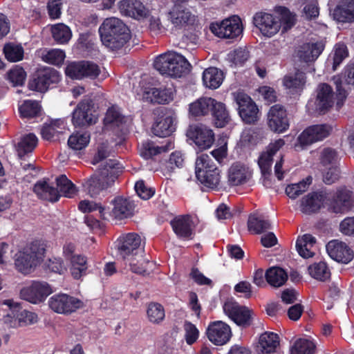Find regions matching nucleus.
Listing matches in <instances>:
<instances>
[{
    "instance_id": "1",
    "label": "nucleus",
    "mask_w": 354,
    "mask_h": 354,
    "mask_svg": "<svg viewBox=\"0 0 354 354\" xmlns=\"http://www.w3.org/2000/svg\"><path fill=\"white\" fill-rule=\"evenodd\" d=\"M99 32L103 45L112 50L120 49L130 39L128 27L116 17L106 19L100 26Z\"/></svg>"
},
{
    "instance_id": "2",
    "label": "nucleus",
    "mask_w": 354,
    "mask_h": 354,
    "mask_svg": "<svg viewBox=\"0 0 354 354\" xmlns=\"http://www.w3.org/2000/svg\"><path fill=\"white\" fill-rule=\"evenodd\" d=\"M119 163L109 159L100 165L99 174L93 176L87 181V190L91 197H97L111 187L118 176Z\"/></svg>"
},
{
    "instance_id": "3",
    "label": "nucleus",
    "mask_w": 354,
    "mask_h": 354,
    "mask_svg": "<svg viewBox=\"0 0 354 354\" xmlns=\"http://www.w3.org/2000/svg\"><path fill=\"white\" fill-rule=\"evenodd\" d=\"M46 249L43 243L35 241L15 254V265L21 273L31 272L43 260Z\"/></svg>"
},
{
    "instance_id": "4",
    "label": "nucleus",
    "mask_w": 354,
    "mask_h": 354,
    "mask_svg": "<svg viewBox=\"0 0 354 354\" xmlns=\"http://www.w3.org/2000/svg\"><path fill=\"white\" fill-rule=\"evenodd\" d=\"M226 156L227 149L224 146L213 150L209 154H201L195 162L196 176H201L207 172L219 171L218 165L221 164Z\"/></svg>"
},
{
    "instance_id": "5",
    "label": "nucleus",
    "mask_w": 354,
    "mask_h": 354,
    "mask_svg": "<svg viewBox=\"0 0 354 354\" xmlns=\"http://www.w3.org/2000/svg\"><path fill=\"white\" fill-rule=\"evenodd\" d=\"M184 3L174 2V6L167 14V19L175 30L185 29L196 21V16Z\"/></svg>"
},
{
    "instance_id": "6",
    "label": "nucleus",
    "mask_w": 354,
    "mask_h": 354,
    "mask_svg": "<svg viewBox=\"0 0 354 354\" xmlns=\"http://www.w3.org/2000/svg\"><path fill=\"white\" fill-rule=\"evenodd\" d=\"M118 253L124 260L134 254L145 253V246L140 235L129 233L120 236L118 245Z\"/></svg>"
},
{
    "instance_id": "7",
    "label": "nucleus",
    "mask_w": 354,
    "mask_h": 354,
    "mask_svg": "<svg viewBox=\"0 0 354 354\" xmlns=\"http://www.w3.org/2000/svg\"><path fill=\"white\" fill-rule=\"evenodd\" d=\"M224 313L238 326L246 328L252 324L253 312L234 301H227L223 305Z\"/></svg>"
},
{
    "instance_id": "8",
    "label": "nucleus",
    "mask_w": 354,
    "mask_h": 354,
    "mask_svg": "<svg viewBox=\"0 0 354 354\" xmlns=\"http://www.w3.org/2000/svg\"><path fill=\"white\" fill-rule=\"evenodd\" d=\"M65 73L71 79H95L99 75L100 69L96 64L89 61L73 62L67 65Z\"/></svg>"
},
{
    "instance_id": "9",
    "label": "nucleus",
    "mask_w": 354,
    "mask_h": 354,
    "mask_svg": "<svg viewBox=\"0 0 354 354\" xmlns=\"http://www.w3.org/2000/svg\"><path fill=\"white\" fill-rule=\"evenodd\" d=\"M94 112L92 100L86 99L81 101L73 113V124L75 127H84L96 123L97 118Z\"/></svg>"
},
{
    "instance_id": "10",
    "label": "nucleus",
    "mask_w": 354,
    "mask_h": 354,
    "mask_svg": "<svg viewBox=\"0 0 354 354\" xmlns=\"http://www.w3.org/2000/svg\"><path fill=\"white\" fill-rule=\"evenodd\" d=\"M210 30L218 37H236L242 32L241 20L238 17L227 18L221 22L212 23L210 25Z\"/></svg>"
},
{
    "instance_id": "11",
    "label": "nucleus",
    "mask_w": 354,
    "mask_h": 354,
    "mask_svg": "<svg viewBox=\"0 0 354 354\" xmlns=\"http://www.w3.org/2000/svg\"><path fill=\"white\" fill-rule=\"evenodd\" d=\"M186 135L201 149L210 147L214 140L212 130L202 124L190 125Z\"/></svg>"
},
{
    "instance_id": "12",
    "label": "nucleus",
    "mask_w": 354,
    "mask_h": 354,
    "mask_svg": "<svg viewBox=\"0 0 354 354\" xmlns=\"http://www.w3.org/2000/svg\"><path fill=\"white\" fill-rule=\"evenodd\" d=\"M332 130V127L326 124L310 126L299 135L298 143L301 147L310 145L328 137Z\"/></svg>"
},
{
    "instance_id": "13",
    "label": "nucleus",
    "mask_w": 354,
    "mask_h": 354,
    "mask_svg": "<svg viewBox=\"0 0 354 354\" xmlns=\"http://www.w3.org/2000/svg\"><path fill=\"white\" fill-rule=\"evenodd\" d=\"M48 306L57 313L69 314L80 308L82 301L66 294H58L49 299Z\"/></svg>"
},
{
    "instance_id": "14",
    "label": "nucleus",
    "mask_w": 354,
    "mask_h": 354,
    "mask_svg": "<svg viewBox=\"0 0 354 354\" xmlns=\"http://www.w3.org/2000/svg\"><path fill=\"white\" fill-rule=\"evenodd\" d=\"M253 23L267 37L277 34L281 27L279 19L270 13L258 12L253 17Z\"/></svg>"
},
{
    "instance_id": "15",
    "label": "nucleus",
    "mask_w": 354,
    "mask_h": 354,
    "mask_svg": "<svg viewBox=\"0 0 354 354\" xmlns=\"http://www.w3.org/2000/svg\"><path fill=\"white\" fill-rule=\"evenodd\" d=\"M52 289L49 284L45 281H33L28 286L23 288L20 292L22 299L32 303L42 302L50 293Z\"/></svg>"
},
{
    "instance_id": "16",
    "label": "nucleus",
    "mask_w": 354,
    "mask_h": 354,
    "mask_svg": "<svg viewBox=\"0 0 354 354\" xmlns=\"http://www.w3.org/2000/svg\"><path fill=\"white\" fill-rule=\"evenodd\" d=\"M268 124L274 132L281 133L288 129L289 120L281 105L275 104L270 107L268 113Z\"/></svg>"
},
{
    "instance_id": "17",
    "label": "nucleus",
    "mask_w": 354,
    "mask_h": 354,
    "mask_svg": "<svg viewBox=\"0 0 354 354\" xmlns=\"http://www.w3.org/2000/svg\"><path fill=\"white\" fill-rule=\"evenodd\" d=\"M335 93L332 87L326 83L319 84L316 89L315 108L319 113H325L335 103Z\"/></svg>"
},
{
    "instance_id": "18",
    "label": "nucleus",
    "mask_w": 354,
    "mask_h": 354,
    "mask_svg": "<svg viewBox=\"0 0 354 354\" xmlns=\"http://www.w3.org/2000/svg\"><path fill=\"white\" fill-rule=\"evenodd\" d=\"M59 80L57 72L53 68H45L39 71L28 83L30 90L39 92L46 91L50 84L57 82Z\"/></svg>"
},
{
    "instance_id": "19",
    "label": "nucleus",
    "mask_w": 354,
    "mask_h": 354,
    "mask_svg": "<svg viewBox=\"0 0 354 354\" xmlns=\"http://www.w3.org/2000/svg\"><path fill=\"white\" fill-rule=\"evenodd\" d=\"M118 8L122 15L137 20L145 19L149 14V10L139 0H121Z\"/></svg>"
},
{
    "instance_id": "20",
    "label": "nucleus",
    "mask_w": 354,
    "mask_h": 354,
    "mask_svg": "<svg viewBox=\"0 0 354 354\" xmlns=\"http://www.w3.org/2000/svg\"><path fill=\"white\" fill-rule=\"evenodd\" d=\"M209 340L215 345L221 346L226 344L232 336L230 327L221 321L211 323L207 329Z\"/></svg>"
},
{
    "instance_id": "21",
    "label": "nucleus",
    "mask_w": 354,
    "mask_h": 354,
    "mask_svg": "<svg viewBox=\"0 0 354 354\" xmlns=\"http://www.w3.org/2000/svg\"><path fill=\"white\" fill-rule=\"evenodd\" d=\"M328 255L335 261L348 263L353 259V251L344 242L332 240L326 245Z\"/></svg>"
},
{
    "instance_id": "22",
    "label": "nucleus",
    "mask_w": 354,
    "mask_h": 354,
    "mask_svg": "<svg viewBox=\"0 0 354 354\" xmlns=\"http://www.w3.org/2000/svg\"><path fill=\"white\" fill-rule=\"evenodd\" d=\"M236 102L239 104V115L245 123L252 124L257 121L259 109L249 96L239 94Z\"/></svg>"
},
{
    "instance_id": "23",
    "label": "nucleus",
    "mask_w": 354,
    "mask_h": 354,
    "mask_svg": "<svg viewBox=\"0 0 354 354\" xmlns=\"http://www.w3.org/2000/svg\"><path fill=\"white\" fill-rule=\"evenodd\" d=\"M104 124L107 129L115 131L116 134H124L127 130L125 117L115 106L109 108L106 111Z\"/></svg>"
},
{
    "instance_id": "24",
    "label": "nucleus",
    "mask_w": 354,
    "mask_h": 354,
    "mask_svg": "<svg viewBox=\"0 0 354 354\" xmlns=\"http://www.w3.org/2000/svg\"><path fill=\"white\" fill-rule=\"evenodd\" d=\"M285 144L282 139H279L273 143H270L266 152L262 153L259 158L258 164L261 169V174L265 178L271 175V166L272 163V156L279 150Z\"/></svg>"
},
{
    "instance_id": "25",
    "label": "nucleus",
    "mask_w": 354,
    "mask_h": 354,
    "mask_svg": "<svg viewBox=\"0 0 354 354\" xmlns=\"http://www.w3.org/2000/svg\"><path fill=\"white\" fill-rule=\"evenodd\" d=\"M326 198L327 194L322 192L310 193L301 200V211L307 214L315 213L321 209Z\"/></svg>"
},
{
    "instance_id": "26",
    "label": "nucleus",
    "mask_w": 354,
    "mask_h": 354,
    "mask_svg": "<svg viewBox=\"0 0 354 354\" xmlns=\"http://www.w3.org/2000/svg\"><path fill=\"white\" fill-rule=\"evenodd\" d=\"M354 207V192L342 187L339 189L333 199V208L335 212L348 211Z\"/></svg>"
},
{
    "instance_id": "27",
    "label": "nucleus",
    "mask_w": 354,
    "mask_h": 354,
    "mask_svg": "<svg viewBox=\"0 0 354 354\" xmlns=\"http://www.w3.org/2000/svg\"><path fill=\"white\" fill-rule=\"evenodd\" d=\"M324 48L322 41L316 43H307L302 45L297 53L300 62L310 63L315 61Z\"/></svg>"
},
{
    "instance_id": "28",
    "label": "nucleus",
    "mask_w": 354,
    "mask_h": 354,
    "mask_svg": "<svg viewBox=\"0 0 354 354\" xmlns=\"http://www.w3.org/2000/svg\"><path fill=\"white\" fill-rule=\"evenodd\" d=\"M174 118L170 113L158 116L152 127V132L159 137L169 136L175 130Z\"/></svg>"
},
{
    "instance_id": "29",
    "label": "nucleus",
    "mask_w": 354,
    "mask_h": 354,
    "mask_svg": "<svg viewBox=\"0 0 354 354\" xmlns=\"http://www.w3.org/2000/svg\"><path fill=\"white\" fill-rule=\"evenodd\" d=\"M112 203L113 207L110 215L115 218L121 220L133 215L134 204L129 199L118 197L112 201Z\"/></svg>"
},
{
    "instance_id": "30",
    "label": "nucleus",
    "mask_w": 354,
    "mask_h": 354,
    "mask_svg": "<svg viewBox=\"0 0 354 354\" xmlns=\"http://www.w3.org/2000/svg\"><path fill=\"white\" fill-rule=\"evenodd\" d=\"M175 234L181 238H189L192 234L193 221L189 215L176 216L171 221Z\"/></svg>"
},
{
    "instance_id": "31",
    "label": "nucleus",
    "mask_w": 354,
    "mask_h": 354,
    "mask_svg": "<svg viewBox=\"0 0 354 354\" xmlns=\"http://www.w3.org/2000/svg\"><path fill=\"white\" fill-rule=\"evenodd\" d=\"M251 174L243 164L234 163L228 171V182L232 186L243 184L250 178Z\"/></svg>"
},
{
    "instance_id": "32",
    "label": "nucleus",
    "mask_w": 354,
    "mask_h": 354,
    "mask_svg": "<svg viewBox=\"0 0 354 354\" xmlns=\"http://www.w3.org/2000/svg\"><path fill=\"white\" fill-rule=\"evenodd\" d=\"M33 192L39 198L50 202L57 201L60 196L58 189L51 186L46 179L37 182Z\"/></svg>"
},
{
    "instance_id": "33",
    "label": "nucleus",
    "mask_w": 354,
    "mask_h": 354,
    "mask_svg": "<svg viewBox=\"0 0 354 354\" xmlns=\"http://www.w3.org/2000/svg\"><path fill=\"white\" fill-rule=\"evenodd\" d=\"M123 261L129 266L132 272L143 276L149 274L147 270L150 262L145 257V252L141 253L140 255L134 254Z\"/></svg>"
},
{
    "instance_id": "34",
    "label": "nucleus",
    "mask_w": 354,
    "mask_h": 354,
    "mask_svg": "<svg viewBox=\"0 0 354 354\" xmlns=\"http://www.w3.org/2000/svg\"><path fill=\"white\" fill-rule=\"evenodd\" d=\"M210 111L213 117L214 124L217 127H225L230 120L228 111L225 105L213 99V104L211 106Z\"/></svg>"
},
{
    "instance_id": "35",
    "label": "nucleus",
    "mask_w": 354,
    "mask_h": 354,
    "mask_svg": "<svg viewBox=\"0 0 354 354\" xmlns=\"http://www.w3.org/2000/svg\"><path fill=\"white\" fill-rule=\"evenodd\" d=\"M223 80V73L217 68H208L203 73V84L209 88L215 89L218 88Z\"/></svg>"
},
{
    "instance_id": "36",
    "label": "nucleus",
    "mask_w": 354,
    "mask_h": 354,
    "mask_svg": "<svg viewBox=\"0 0 354 354\" xmlns=\"http://www.w3.org/2000/svg\"><path fill=\"white\" fill-rule=\"evenodd\" d=\"M279 344V337L274 333H265L259 339V350L261 354H271L274 353Z\"/></svg>"
},
{
    "instance_id": "37",
    "label": "nucleus",
    "mask_w": 354,
    "mask_h": 354,
    "mask_svg": "<svg viewBox=\"0 0 354 354\" xmlns=\"http://www.w3.org/2000/svg\"><path fill=\"white\" fill-rule=\"evenodd\" d=\"M315 243V238L309 234L299 237L296 242V248L299 254L304 259L312 257L314 252L311 250Z\"/></svg>"
},
{
    "instance_id": "38",
    "label": "nucleus",
    "mask_w": 354,
    "mask_h": 354,
    "mask_svg": "<svg viewBox=\"0 0 354 354\" xmlns=\"http://www.w3.org/2000/svg\"><path fill=\"white\" fill-rule=\"evenodd\" d=\"M173 148L174 145L171 141H168L166 145L161 146H156L153 142H145L142 143L140 149V153L141 156L148 159L162 152L169 151Z\"/></svg>"
},
{
    "instance_id": "39",
    "label": "nucleus",
    "mask_w": 354,
    "mask_h": 354,
    "mask_svg": "<svg viewBox=\"0 0 354 354\" xmlns=\"http://www.w3.org/2000/svg\"><path fill=\"white\" fill-rule=\"evenodd\" d=\"M267 282L273 287L283 286L288 279L286 271L279 267L270 268L266 272Z\"/></svg>"
},
{
    "instance_id": "40",
    "label": "nucleus",
    "mask_w": 354,
    "mask_h": 354,
    "mask_svg": "<svg viewBox=\"0 0 354 354\" xmlns=\"http://www.w3.org/2000/svg\"><path fill=\"white\" fill-rule=\"evenodd\" d=\"M213 104V98L201 97L189 105V113L193 116H203L207 115Z\"/></svg>"
},
{
    "instance_id": "41",
    "label": "nucleus",
    "mask_w": 354,
    "mask_h": 354,
    "mask_svg": "<svg viewBox=\"0 0 354 354\" xmlns=\"http://www.w3.org/2000/svg\"><path fill=\"white\" fill-rule=\"evenodd\" d=\"M174 59L175 60L170 65L169 76L181 77L189 71L190 64L183 55L178 53H176Z\"/></svg>"
},
{
    "instance_id": "42",
    "label": "nucleus",
    "mask_w": 354,
    "mask_h": 354,
    "mask_svg": "<svg viewBox=\"0 0 354 354\" xmlns=\"http://www.w3.org/2000/svg\"><path fill=\"white\" fill-rule=\"evenodd\" d=\"M37 143V138L32 133H29L22 137L16 146L18 156L22 158L26 154L31 153L36 147Z\"/></svg>"
},
{
    "instance_id": "43",
    "label": "nucleus",
    "mask_w": 354,
    "mask_h": 354,
    "mask_svg": "<svg viewBox=\"0 0 354 354\" xmlns=\"http://www.w3.org/2000/svg\"><path fill=\"white\" fill-rule=\"evenodd\" d=\"M175 52H168L159 55L154 61V68L158 71L160 73L169 75L171 66L170 65L171 64V62L175 60Z\"/></svg>"
},
{
    "instance_id": "44",
    "label": "nucleus",
    "mask_w": 354,
    "mask_h": 354,
    "mask_svg": "<svg viewBox=\"0 0 354 354\" xmlns=\"http://www.w3.org/2000/svg\"><path fill=\"white\" fill-rule=\"evenodd\" d=\"M308 270L313 278L321 281H325L330 277V272L326 263L323 261L310 265Z\"/></svg>"
},
{
    "instance_id": "45",
    "label": "nucleus",
    "mask_w": 354,
    "mask_h": 354,
    "mask_svg": "<svg viewBox=\"0 0 354 354\" xmlns=\"http://www.w3.org/2000/svg\"><path fill=\"white\" fill-rule=\"evenodd\" d=\"M51 33L54 40L58 44L67 43L72 36L71 29L64 24H57L53 26Z\"/></svg>"
},
{
    "instance_id": "46",
    "label": "nucleus",
    "mask_w": 354,
    "mask_h": 354,
    "mask_svg": "<svg viewBox=\"0 0 354 354\" xmlns=\"http://www.w3.org/2000/svg\"><path fill=\"white\" fill-rule=\"evenodd\" d=\"M306 83V77L303 72L297 71L295 73L287 75L283 78V85L290 89H301Z\"/></svg>"
},
{
    "instance_id": "47",
    "label": "nucleus",
    "mask_w": 354,
    "mask_h": 354,
    "mask_svg": "<svg viewBox=\"0 0 354 354\" xmlns=\"http://www.w3.org/2000/svg\"><path fill=\"white\" fill-rule=\"evenodd\" d=\"M89 140L90 135L87 132H77L69 137L68 145L73 150H82L86 147Z\"/></svg>"
},
{
    "instance_id": "48",
    "label": "nucleus",
    "mask_w": 354,
    "mask_h": 354,
    "mask_svg": "<svg viewBox=\"0 0 354 354\" xmlns=\"http://www.w3.org/2000/svg\"><path fill=\"white\" fill-rule=\"evenodd\" d=\"M65 57V53L60 49L44 50L41 53L43 61L54 65L62 64Z\"/></svg>"
},
{
    "instance_id": "49",
    "label": "nucleus",
    "mask_w": 354,
    "mask_h": 354,
    "mask_svg": "<svg viewBox=\"0 0 354 354\" xmlns=\"http://www.w3.org/2000/svg\"><path fill=\"white\" fill-rule=\"evenodd\" d=\"M57 189L59 194H63L68 198H72L75 192V185L66 178V176L62 175L56 178Z\"/></svg>"
},
{
    "instance_id": "50",
    "label": "nucleus",
    "mask_w": 354,
    "mask_h": 354,
    "mask_svg": "<svg viewBox=\"0 0 354 354\" xmlns=\"http://www.w3.org/2000/svg\"><path fill=\"white\" fill-rule=\"evenodd\" d=\"M20 115L24 118H32L37 116L40 111V106L34 100H26L19 108Z\"/></svg>"
},
{
    "instance_id": "51",
    "label": "nucleus",
    "mask_w": 354,
    "mask_h": 354,
    "mask_svg": "<svg viewBox=\"0 0 354 354\" xmlns=\"http://www.w3.org/2000/svg\"><path fill=\"white\" fill-rule=\"evenodd\" d=\"M147 314L149 320L154 324H159L165 318V310L158 303H150L148 306Z\"/></svg>"
},
{
    "instance_id": "52",
    "label": "nucleus",
    "mask_w": 354,
    "mask_h": 354,
    "mask_svg": "<svg viewBox=\"0 0 354 354\" xmlns=\"http://www.w3.org/2000/svg\"><path fill=\"white\" fill-rule=\"evenodd\" d=\"M333 15L334 19L339 22L354 21V10H350L347 7L343 6V3L341 1L334 9Z\"/></svg>"
},
{
    "instance_id": "53",
    "label": "nucleus",
    "mask_w": 354,
    "mask_h": 354,
    "mask_svg": "<svg viewBox=\"0 0 354 354\" xmlns=\"http://www.w3.org/2000/svg\"><path fill=\"white\" fill-rule=\"evenodd\" d=\"M276 10L280 15L277 17L281 23L283 31H287L290 29L295 24V16L284 7H278L276 8Z\"/></svg>"
},
{
    "instance_id": "54",
    "label": "nucleus",
    "mask_w": 354,
    "mask_h": 354,
    "mask_svg": "<svg viewBox=\"0 0 354 354\" xmlns=\"http://www.w3.org/2000/svg\"><path fill=\"white\" fill-rule=\"evenodd\" d=\"M248 226L250 230H253L257 234H261L266 230L270 228V223L255 214L249 216Z\"/></svg>"
},
{
    "instance_id": "55",
    "label": "nucleus",
    "mask_w": 354,
    "mask_h": 354,
    "mask_svg": "<svg viewBox=\"0 0 354 354\" xmlns=\"http://www.w3.org/2000/svg\"><path fill=\"white\" fill-rule=\"evenodd\" d=\"M315 346L313 342L299 339L297 340L291 349V354H313Z\"/></svg>"
},
{
    "instance_id": "56",
    "label": "nucleus",
    "mask_w": 354,
    "mask_h": 354,
    "mask_svg": "<svg viewBox=\"0 0 354 354\" xmlns=\"http://www.w3.org/2000/svg\"><path fill=\"white\" fill-rule=\"evenodd\" d=\"M310 183L311 180L308 178L306 180L290 185L286 188V193L289 198L295 199L308 189V185Z\"/></svg>"
},
{
    "instance_id": "57",
    "label": "nucleus",
    "mask_w": 354,
    "mask_h": 354,
    "mask_svg": "<svg viewBox=\"0 0 354 354\" xmlns=\"http://www.w3.org/2000/svg\"><path fill=\"white\" fill-rule=\"evenodd\" d=\"M6 57L10 62H18L24 57V49L21 46L8 44L4 46Z\"/></svg>"
},
{
    "instance_id": "58",
    "label": "nucleus",
    "mask_w": 354,
    "mask_h": 354,
    "mask_svg": "<svg viewBox=\"0 0 354 354\" xmlns=\"http://www.w3.org/2000/svg\"><path fill=\"white\" fill-rule=\"evenodd\" d=\"M63 124V121L61 120H56L49 124H45L41 129L42 138L47 140H51L55 134L59 132V129H62L61 126Z\"/></svg>"
},
{
    "instance_id": "59",
    "label": "nucleus",
    "mask_w": 354,
    "mask_h": 354,
    "mask_svg": "<svg viewBox=\"0 0 354 354\" xmlns=\"http://www.w3.org/2000/svg\"><path fill=\"white\" fill-rule=\"evenodd\" d=\"M197 179L207 188H216L220 182V171L207 172L201 176H196Z\"/></svg>"
},
{
    "instance_id": "60",
    "label": "nucleus",
    "mask_w": 354,
    "mask_h": 354,
    "mask_svg": "<svg viewBox=\"0 0 354 354\" xmlns=\"http://www.w3.org/2000/svg\"><path fill=\"white\" fill-rule=\"evenodd\" d=\"M337 160V154L332 148H324L320 152L319 160L322 165L324 167L335 166Z\"/></svg>"
},
{
    "instance_id": "61",
    "label": "nucleus",
    "mask_w": 354,
    "mask_h": 354,
    "mask_svg": "<svg viewBox=\"0 0 354 354\" xmlns=\"http://www.w3.org/2000/svg\"><path fill=\"white\" fill-rule=\"evenodd\" d=\"M79 208L84 212L98 210L100 216L104 219L106 218L104 207L93 201H82L79 204Z\"/></svg>"
},
{
    "instance_id": "62",
    "label": "nucleus",
    "mask_w": 354,
    "mask_h": 354,
    "mask_svg": "<svg viewBox=\"0 0 354 354\" xmlns=\"http://www.w3.org/2000/svg\"><path fill=\"white\" fill-rule=\"evenodd\" d=\"M348 55L346 46L344 44H337L335 46L333 55V69L335 71L337 67L341 64L344 59Z\"/></svg>"
},
{
    "instance_id": "63",
    "label": "nucleus",
    "mask_w": 354,
    "mask_h": 354,
    "mask_svg": "<svg viewBox=\"0 0 354 354\" xmlns=\"http://www.w3.org/2000/svg\"><path fill=\"white\" fill-rule=\"evenodd\" d=\"M26 75V72L22 68L15 67L10 71L8 79L13 84V86H21L24 82Z\"/></svg>"
},
{
    "instance_id": "64",
    "label": "nucleus",
    "mask_w": 354,
    "mask_h": 354,
    "mask_svg": "<svg viewBox=\"0 0 354 354\" xmlns=\"http://www.w3.org/2000/svg\"><path fill=\"white\" fill-rule=\"evenodd\" d=\"M185 337L186 342L191 345L194 344L198 337V330L191 322H186L184 324Z\"/></svg>"
}]
</instances>
